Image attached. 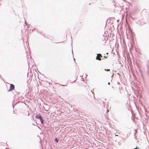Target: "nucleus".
<instances>
[{"instance_id": "4be33fe9", "label": "nucleus", "mask_w": 149, "mask_h": 149, "mask_svg": "<svg viewBox=\"0 0 149 149\" xmlns=\"http://www.w3.org/2000/svg\"><path fill=\"white\" fill-rule=\"evenodd\" d=\"M74 60H75V59H74Z\"/></svg>"}, {"instance_id": "ddd939ff", "label": "nucleus", "mask_w": 149, "mask_h": 149, "mask_svg": "<svg viewBox=\"0 0 149 149\" xmlns=\"http://www.w3.org/2000/svg\"><path fill=\"white\" fill-rule=\"evenodd\" d=\"M25 24L26 25H27V24H26V21H25Z\"/></svg>"}, {"instance_id": "5701e85b", "label": "nucleus", "mask_w": 149, "mask_h": 149, "mask_svg": "<svg viewBox=\"0 0 149 149\" xmlns=\"http://www.w3.org/2000/svg\"><path fill=\"white\" fill-rule=\"evenodd\" d=\"M138 149H139V148H138Z\"/></svg>"}, {"instance_id": "39448f33", "label": "nucleus", "mask_w": 149, "mask_h": 149, "mask_svg": "<svg viewBox=\"0 0 149 149\" xmlns=\"http://www.w3.org/2000/svg\"><path fill=\"white\" fill-rule=\"evenodd\" d=\"M55 141L56 143H57L58 142V140L56 138H55Z\"/></svg>"}, {"instance_id": "412c9836", "label": "nucleus", "mask_w": 149, "mask_h": 149, "mask_svg": "<svg viewBox=\"0 0 149 149\" xmlns=\"http://www.w3.org/2000/svg\"><path fill=\"white\" fill-rule=\"evenodd\" d=\"M108 54V53H107V54Z\"/></svg>"}, {"instance_id": "f03ea898", "label": "nucleus", "mask_w": 149, "mask_h": 149, "mask_svg": "<svg viewBox=\"0 0 149 149\" xmlns=\"http://www.w3.org/2000/svg\"><path fill=\"white\" fill-rule=\"evenodd\" d=\"M15 86L13 84H10V88L9 90V91H12L14 89Z\"/></svg>"}, {"instance_id": "0eeeda50", "label": "nucleus", "mask_w": 149, "mask_h": 149, "mask_svg": "<svg viewBox=\"0 0 149 149\" xmlns=\"http://www.w3.org/2000/svg\"><path fill=\"white\" fill-rule=\"evenodd\" d=\"M104 70L106 71H110V70L109 69H104Z\"/></svg>"}, {"instance_id": "a211bd4d", "label": "nucleus", "mask_w": 149, "mask_h": 149, "mask_svg": "<svg viewBox=\"0 0 149 149\" xmlns=\"http://www.w3.org/2000/svg\"><path fill=\"white\" fill-rule=\"evenodd\" d=\"M112 88H113V86L112 87Z\"/></svg>"}, {"instance_id": "4468645a", "label": "nucleus", "mask_w": 149, "mask_h": 149, "mask_svg": "<svg viewBox=\"0 0 149 149\" xmlns=\"http://www.w3.org/2000/svg\"><path fill=\"white\" fill-rule=\"evenodd\" d=\"M137 146H136V148H134V149H137Z\"/></svg>"}, {"instance_id": "9d476101", "label": "nucleus", "mask_w": 149, "mask_h": 149, "mask_svg": "<svg viewBox=\"0 0 149 149\" xmlns=\"http://www.w3.org/2000/svg\"><path fill=\"white\" fill-rule=\"evenodd\" d=\"M61 85L62 86H67V85Z\"/></svg>"}, {"instance_id": "20e7f679", "label": "nucleus", "mask_w": 149, "mask_h": 149, "mask_svg": "<svg viewBox=\"0 0 149 149\" xmlns=\"http://www.w3.org/2000/svg\"><path fill=\"white\" fill-rule=\"evenodd\" d=\"M36 118L37 119H40L41 117V116L40 115H39L38 114H37L36 116Z\"/></svg>"}, {"instance_id": "9b49d317", "label": "nucleus", "mask_w": 149, "mask_h": 149, "mask_svg": "<svg viewBox=\"0 0 149 149\" xmlns=\"http://www.w3.org/2000/svg\"><path fill=\"white\" fill-rule=\"evenodd\" d=\"M148 74H149V69L148 70Z\"/></svg>"}, {"instance_id": "1a4fd4ad", "label": "nucleus", "mask_w": 149, "mask_h": 149, "mask_svg": "<svg viewBox=\"0 0 149 149\" xmlns=\"http://www.w3.org/2000/svg\"><path fill=\"white\" fill-rule=\"evenodd\" d=\"M91 91L92 92V93L93 94L94 97V98H95V97L94 95V93L93 92H92V90Z\"/></svg>"}, {"instance_id": "6ab92c4d", "label": "nucleus", "mask_w": 149, "mask_h": 149, "mask_svg": "<svg viewBox=\"0 0 149 149\" xmlns=\"http://www.w3.org/2000/svg\"><path fill=\"white\" fill-rule=\"evenodd\" d=\"M61 42H60V43H61ZM59 43V42H57V43Z\"/></svg>"}, {"instance_id": "423d86ee", "label": "nucleus", "mask_w": 149, "mask_h": 149, "mask_svg": "<svg viewBox=\"0 0 149 149\" xmlns=\"http://www.w3.org/2000/svg\"><path fill=\"white\" fill-rule=\"evenodd\" d=\"M134 131L135 132L134 134V136H135L136 135V134L137 132V131H136V130H135Z\"/></svg>"}, {"instance_id": "f8f14e48", "label": "nucleus", "mask_w": 149, "mask_h": 149, "mask_svg": "<svg viewBox=\"0 0 149 149\" xmlns=\"http://www.w3.org/2000/svg\"><path fill=\"white\" fill-rule=\"evenodd\" d=\"M107 56H104V58H106Z\"/></svg>"}, {"instance_id": "7ed1b4c3", "label": "nucleus", "mask_w": 149, "mask_h": 149, "mask_svg": "<svg viewBox=\"0 0 149 149\" xmlns=\"http://www.w3.org/2000/svg\"><path fill=\"white\" fill-rule=\"evenodd\" d=\"M40 120L41 122V123L42 124H44V120L42 118V117L40 118Z\"/></svg>"}, {"instance_id": "dca6fc26", "label": "nucleus", "mask_w": 149, "mask_h": 149, "mask_svg": "<svg viewBox=\"0 0 149 149\" xmlns=\"http://www.w3.org/2000/svg\"><path fill=\"white\" fill-rule=\"evenodd\" d=\"M117 83H118V84H119V82H117Z\"/></svg>"}, {"instance_id": "6e6552de", "label": "nucleus", "mask_w": 149, "mask_h": 149, "mask_svg": "<svg viewBox=\"0 0 149 149\" xmlns=\"http://www.w3.org/2000/svg\"><path fill=\"white\" fill-rule=\"evenodd\" d=\"M109 109H107V110L106 113H108V112H109Z\"/></svg>"}, {"instance_id": "aec40b11", "label": "nucleus", "mask_w": 149, "mask_h": 149, "mask_svg": "<svg viewBox=\"0 0 149 149\" xmlns=\"http://www.w3.org/2000/svg\"><path fill=\"white\" fill-rule=\"evenodd\" d=\"M113 76V75H112L111 76V77H112Z\"/></svg>"}, {"instance_id": "f3484780", "label": "nucleus", "mask_w": 149, "mask_h": 149, "mask_svg": "<svg viewBox=\"0 0 149 149\" xmlns=\"http://www.w3.org/2000/svg\"><path fill=\"white\" fill-rule=\"evenodd\" d=\"M72 54L73 55V53L72 50Z\"/></svg>"}, {"instance_id": "f257e3e1", "label": "nucleus", "mask_w": 149, "mask_h": 149, "mask_svg": "<svg viewBox=\"0 0 149 149\" xmlns=\"http://www.w3.org/2000/svg\"><path fill=\"white\" fill-rule=\"evenodd\" d=\"M101 57H102V55L100 54H97V56L96 58L97 60L100 61L101 60Z\"/></svg>"}, {"instance_id": "2eb2a0df", "label": "nucleus", "mask_w": 149, "mask_h": 149, "mask_svg": "<svg viewBox=\"0 0 149 149\" xmlns=\"http://www.w3.org/2000/svg\"><path fill=\"white\" fill-rule=\"evenodd\" d=\"M108 84L109 85H110V83L109 82H108Z\"/></svg>"}]
</instances>
